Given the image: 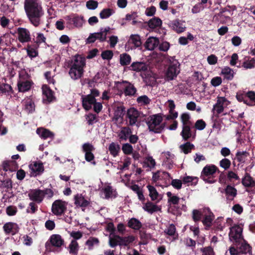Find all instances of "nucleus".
I'll return each mask as SVG.
<instances>
[{
    "mask_svg": "<svg viewBox=\"0 0 255 255\" xmlns=\"http://www.w3.org/2000/svg\"><path fill=\"white\" fill-rule=\"evenodd\" d=\"M116 84L121 85L126 84L127 85L124 87V94L126 96H134L136 94L137 90L134 85L127 81H123L122 82H118Z\"/></svg>",
    "mask_w": 255,
    "mask_h": 255,
    "instance_id": "nucleus-15",
    "label": "nucleus"
},
{
    "mask_svg": "<svg viewBox=\"0 0 255 255\" xmlns=\"http://www.w3.org/2000/svg\"><path fill=\"white\" fill-rule=\"evenodd\" d=\"M98 2L96 0H89L86 2V6L89 9L94 10L98 7Z\"/></svg>",
    "mask_w": 255,
    "mask_h": 255,
    "instance_id": "nucleus-64",
    "label": "nucleus"
},
{
    "mask_svg": "<svg viewBox=\"0 0 255 255\" xmlns=\"http://www.w3.org/2000/svg\"><path fill=\"white\" fill-rule=\"evenodd\" d=\"M68 19L73 22L74 25L76 27H80L84 22V17L75 14L72 17L68 16Z\"/></svg>",
    "mask_w": 255,
    "mask_h": 255,
    "instance_id": "nucleus-32",
    "label": "nucleus"
},
{
    "mask_svg": "<svg viewBox=\"0 0 255 255\" xmlns=\"http://www.w3.org/2000/svg\"><path fill=\"white\" fill-rule=\"evenodd\" d=\"M75 204L77 206H80L82 208L87 207L90 204V202L85 199L82 195L77 194L74 196Z\"/></svg>",
    "mask_w": 255,
    "mask_h": 255,
    "instance_id": "nucleus-26",
    "label": "nucleus"
},
{
    "mask_svg": "<svg viewBox=\"0 0 255 255\" xmlns=\"http://www.w3.org/2000/svg\"><path fill=\"white\" fill-rule=\"evenodd\" d=\"M137 102L144 105L149 104L151 101L150 99L146 95L140 96L137 98Z\"/></svg>",
    "mask_w": 255,
    "mask_h": 255,
    "instance_id": "nucleus-61",
    "label": "nucleus"
},
{
    "mask_svg": "<svg viewBox=\"0 0 255 255\" xmlns=\"http://www.w3.org/2000/svg\"><path fill=\"white\" fill-rule=\"evenodd\" d=\"M128 43L133 44L135 48L140 47L142 45L141 38L138 34L130 35Z\"/></svg>",
    "mask_w": 255,
    "mask_h": 255,
    "instance_id": "nucleus-29",
    "label": "nucleus"
},
{
    "mask_svg": "<svg viewBox=\"0 0 255 255\" xmlns=\"http://www.w3.org/2000/svg\"><path fill=\"white\" fill-rule=\"evenodd\" d=\"M131 70L135 72L146 71L147 70V65L143 62H134L131 65Z\"/></svg>",
    "mask_w": 255,
    "mask_h": 255,
    "instance_id": "nucleus-25",
    "label": "nucleus"
},
{
    "mask_svg": "<svg viewBox=\"0 0 255 255\" xmlns=\"http://www.w3.org/2000/svg\"><path fill=\"white\" fill-rule=\"evenodd\" d=\"M120 62L122 66H127L130 64L131 58V56L128 53H125L120 56Z\"/></svg>",
    "mask_w": 255,
    "mask_h": 255,
    "instance_id": "nucleus-44",
    "label": "nucleus"
},
{
    "mask_svg": "<svg viewBox=\"0 0 255 255\" xmlns=\"http://www.w3.org/2000/svg\"><path fill=\"white\" fill-rule=\"evenodd\" d=\"M221 74L228 80H231L234 78V71L229 67L224 68L222 70Z\"/></svg>",
    "mask_w": 255,
    "mask_h": 255,
    "instance_id": "nucleus-40",
    "label": "nucleus"
},
{
    "mask_svg": "<svg viewBox=\"0 0 255 255\" xmlns=\"http://www.w3.org/2000/svg\"><path fill=\"white\" fill-rule=\"evenodd\" d=\"M121 150L120 145L115 142H112L109 146V150L110 153L114 156H117Z\"/></svg>",
    "mask_w": 255,
    "mask_h": 255,
    "instance_id": "nucleus-41",
    "label": "nucleus"
},
{
    "mask_svg": "<svg viewBox=\"0 0 255 255\" xmlns=\"http://www.w3.org/2000/svg\"><path fill=\"white\" fill-rule=\"evenodd\" d=\"M198 180V177L190 176H186L184 177L182 179V181L184 184L192 183V185H196L197 183Z\"/></svg>",
    "mask_w": 255,
    "mask_h": 255,
    "instance_id": "nucleus-56",
    "label": "nucleus"
},
{
    "mask_svg": "<svg viewBox=\"0 0 255 255\" xmlns=\"http://www.w3.org/2000/svg\"><path fill=\"white\" fill-rule=\"evenodd\" d=\"M132 133L131 129L128 127H123L119 132L118 137L120 141H127L130 134Z\"/></svg>",
    "mask_w": 255,
    "mask_h": 255,
    "instance_id": "nucleus-20",
    "label": "nucleus"
},
{
    "mask_svg": "<svg viewBox=\"0 0 255 255\" xmlns=\"http://www.w3.org/2000/svg\"><path fill=\"white\" fill-rule=\"evenodd\" d=\"M25 108L29 113H32L35 110V105L34 102L31 100L26 101L25 104Z\"/></svg>",
    "mask_w": 255,
    "mask_h": 255,
    "instance_id": "nucleus-60",
    "label": "nucleus"
},
{
    "mask_svg": "<svg viewBox=\"0 0 255 255\" xmlns=\"http://www.w3.org/2000/svg\"><path fill=\"white\" fill-rule=\"evenodd\" d=\"M180 135L184 140L188 141L192 136L191 127L182 126V130Z\"/></svg>",
    "mask_w": 255,
    "mask_h": 255,
    "instance_id": "nucleus-36",
    "label": "nucleus"
},
{
    "mask_svg": "<svg viewBox=\"0 0 255 255\" xmlns=\"http://www.w3.org/2000/svg\"><path fill=\"white\" fill-rule=\"evenodd\" d=\"M85 117L87 124L89 126H92L94 123L97 122L96 120L97 117L96 114L90 113L86 115Z\"/></svg>",
    "mask_w": 255,
    "mask_h": 255,
    "instance_id": "nucleus-53",
    "label": "nucleus"
},
{
    "mask_svg": "<svg viewBox=\"0 0 255 255\" xmlns=\"http://www.w3.org/2000/svg\"><path fill=\"white\" fill-rule=\"evenodd\" d=\"M243 226L242 225H235L230 229L229 238L235 244L244 239L242 234Z\"/></svg>",
    "mask_w": 255,
    "mask_h": 255,
    "instance_id": "nucleus-7",
    "label": "nucleus"
},
{
    "mask_svg": "<svg viewBox=\"0 0 255 255\" xmlns=\"http://www.w3.org/2000/svg\"><path fill=\"white\" fill-rule=\"evenodd\" d=\"M204 218L202 223L206 227H210L214 219V215L209 208L203 209Z\"/></svg>",
    "mask_w": 255,
    "mask_h": 255,
    "instance_id": "nucleus-12",
    "label": "nucleus"
},
{
    "mask_svg": "<svg viewBox=\"0 0 255 255\" xmlns=\"http://www.w3.org/2000/svg\"><path fill=\"white\" fill-rule=\"evenodd\" d=\"M242 183L246 187H254L255 189V181L248 173H246Z\"/></svg>",
    "mask_w": 255,
    "mask_h": 255,
    "instance_id": "nucleus-27",
    "label": "nucleus"
},
{
    "mask_svg": "<svg viewBox=\"0 0 255 255\" xmlns=\"http://www.w3.org/2000/svg\"><path fill=\"white\" fill-rule=\"evenodd\" d=\"M33 84L32 81L23 79L19 74V79L17 82V88L20 92H25L29 91Z\"/></svg>",
    "mask_w": 255,
    "mask_h": 255,
    "instance_id": "nucleus-17",
    "label": "nucleus"
},
{
    "mask_svg": "<svg viewBox=\"0 0 255 255\" xmlns=\"http://www.w3.org/2000/svg\"><path fill=\"white\" fill-rule=\"evenodd\" d=\"M237 100L240 102H244L247 105L248 99L246 97V92L244 91H239L236 96Z\"/></svg>",
    "mask_w": 255,
    "mask_h": 255,
    "instance_id": "nucleus-49",
    "label": "nucleus"
},
{
    "mask_svg": "<svg viewBox=\"0 0 255 255\" xmlns=\"http://www.w3.org/2000/svg\"><path fill=\"white\" fill-rule=\"evenodd\" d=\"M249 155V153L246 151H238L236 153V156L238 161L241 163L245 162L246 158Z\"/></svg>",
    "mask_w": 255,
    "mask_h": 255,
    "instance_id": "nucleus-48",
    "label": "nucleus"
},
{
    "mask_svg": "<svg viewBox=\"0 0 255 255\" xmlns=\"http://www.w3.org/2000/svg\"><path fill=\"white\" fill-rule=\"evenodd\" d=\"M171 26L174 30L178 33L182 32L185 30V27L178 20L173 21L171 24Z\"/></svg>",
    "mask_w": 255,
    "mask_h": 255,
    "instance_id": "nucleus-39",
    "label": "nucleus"
},
{
    "mask_svg": "<svg viewBox=\"0 0 255 255\" xmlns=\"http://www.w3.org/2000/svg\"><path fill=\"white\" fill-rule=\"evenodd\" d=\"M128 226L134 230H139L142 227V224L138 219L132 218L128 221Z\"/></svg>",
    "mask_w": 255,
    "mask_h": 255,
    "instance_id": "nucleus-34",
    "label": "nucleus"
},
{
    "mask_svg": "<svg viewBox=\"0 0 255 255\" xmlns=\"http://www.w3.org/2000/svg\"><path fill=\"white\" fill-rule=\"evenodd\" d=\"M64 244V240L58 234L51 235L49 240L45 244L47 251L55 252L58 249L61 247Z\"/></svg>",
    "mask_w": 255,
    "mask_h": 255,
    "instance_id": "nucleus-4",
    "label": "nucleus"
},
{
    "mask_svg": "<svg viewBox=\"0 0 255 255\" xmlns=\"http://www.w3.org/2000/svg\"><path fill=\"white\" fill-rule=\"evenodd\" d=\"M67 210V203L61 200H55L52 205L51 211L56 216H61Z\"/></svg>",
    "mask_w": 255,
    "mask_h": 255,
    "instance_id": "nucleus-8",
    "label": "nucleus"
},
{
    "mask_svg": "<svg viewBox=\"0 0 255 255\" xmlns=\"http://www.w3.org/2000/svg\"><path fill=\"white\" fill-rule=\"evenodd\" d=\"M116 237L119 240V246L128 247L130 244L132 243L135 240L134 236L131 235L128 237H121L116 235Z\"/></svg>",
    "mask_w": 255,
    "mask_h": 255,
    "instance_id": "nucleus-23",
    "label": "nucleus"
},
{
    "mask_svg": "<svg viewBox=\"0 0 255 255\" xmlns=\"http://www.w3.org/2000/svg\"><path fill=\"white\" fill-rule=\"evenodd\" d=\"M34 202L29 203L28 207L26 209V212L31 214H35L38 211V206Z\"/></svg>",
    "mask_w": 255,
    "mask_h": 255,
    "instance_id": "nucleus-55",
    "label": "nucleus"
},
{
    "mask_svg": "<svg viewBox=\"0 0 255 255\" xmlns=\"http://www.w3.org/2000/svg\"><path fill=\"white\" fill-rule=\"evenodd\" d=\"M162 121L163 118L160 114L149 116L146 120V124L149 131L156 133V129Z\"/></svg>",
    "mask_w": 255,
    "mask_h": 255,
    "instance_id": "nucleus-6",
    "label": "nucleus"
},
{
    "mask_svg": "<svg viewBox=\"0 0 255 255\" xmlns=\"http://www.w3.org/2000/svg\"><path fill=\"white\" fill-rule=\"evenodd\" d=\"M179 148L184 154H187L190 153L192 150L195 149V146L193 144L187 141L180 145Z\"/></svg>",
    "mask_w": 255,
    "mask_h": 255,
    "instance_id": "nucleus-38",
    "label": "nucleus"
},
{
    "mask_svg": "<svg viewBox=\"0 0 255 255\" xmlns=\"http://www.w3.org/2000/svg\"><path fill=\"white\" fill-rule=\"evenodd\" d=\"M96 99L89 94L82 96V104L83 108L86 111H89L92 108V106L95 102Z\"/></svg>",
    "mask_w": 255,
    "mask_h": 255,
    "instance_id": "nucleus-19",
    "label": "nucleus"
},
{
    "mask_svg": "<svg viewBox=\"0 0 255 255\" xmlns=\"http://www.w3.org/2000/svg\"><path fill=\"white\" fill-rule=\"evenodd\" d=\"M225 192L226 196H227V199L230 200H233L237 194V189L230 185H228L226 186Z\"/></svg>",
    "mask_w": 255,
    "mask_h": 255,
    "instance_id": "nucleus-28",
    "label": "nucleus"
},
{
    "mask_svg": "<svg viewBox=\"0 0 255 255\" xmlns=\"http://www.w3.org/2000/svg\"><path fill=\"white\" fill-rule=\"evenodd\" d=\"M203 216V211L201 212L197 209H194L192 211V219L195 222L200 221Z\"/></svg>",
    "mask_w": 255,
    "mask_h": 255,
    "instance_id": "nucleus-54",
    "label": "nucleus"
},
{
    "mask_svg": "<svg viewBox=\"0 0 255 255\" xmlns=\"http://www.w3.org/2000/svg\"><path fill=\"white\" fill-rule=\"evenodd\" d=\"M43 94L45 96L46 100L49 102H52L54 98L53 91L47 85L42 86Z\"/></svg>",
    "mask_w": 255,
    "mask_h": 255,
    "instance_id": "nucleus-35",
    "label": "nucleus"
},
{
    "mask_svg": "<svg viewBox=\"0 0 255 255\" xmlns=\"http://www.w3.org/2000/svg\"><path fill=\"white\" fill-rule=\"evenodd\" d=\"M28 195L30 200L37 204L42 203L44 199L42 191L40 189H35L31 190Z\"/></svg>",
    "mask_w": 255,
    "mask_h": 255,
    "instance_id": "nucleus-13",
    "label": "nucleus"
},
{
    "mask_svg": "<svg viewBox=\"0 0 255 255\" xmlns=\"http://www.w3.org/2000/svg\"><path fill=\"white\" fill-rule=\"evenodd\" d=\"M82 150L85 153V158L87 161L91 162L94 159L95 156L92 151L95 150V147L92 144L85 143L82 145Z\"/></svg>",
    "mask_w": 255,
    "mask_h": 255,
    "instance_id": "nucleus-10",
    "label": "nucleus"
},
{
    "mask_svg": "<svg viewBox=\"0 0 255 255\" xmlns=\"http://www.w3.org/2000/svg\"><path fill=\"white\" fill-rule=\"evenodd\" d=\"M99 244V240L98 238L95 237H90L86 241V245L88 247L89 250H92L94 245H98Z\"/></svg>",
    "mask_w": 255,
    "mask_h": 255,
    "instance_id": "nucleus-50",
    "label": "nucleus"
},
{
    "mask_svg": "<svg viewBox=\"0 0 255 255\" xmlns=\"http://www.w3.org/2000/svg\"><path fill=\"white\" fill-rule=\"evenodd\" d=\"M140 116V113L134 108L128 109L127 113V117L129 119V125L134 126L137 122V119Z\"/></svg>",
    "mask_w": 255,
    "mask_h": 255,
    "instance_id": "nucleus-14",
    "label": "nucleus"
},
{
    "mask_svg": "<svg viewBox=\"0 0 255 255\" xmlns=\"http://www.w3.org/2000/svg\"><path fill=\"white\" fill-rule=\"evenodd\" d=\"M246 97L248 99L247 105L253 106L255 105V92L250 91L246 92Z\"/></svg>",
    "mask_w": 255,
    "mask_h": 255,
    "instance_id": "nucleus-45",
    "label": "nucleus"
},
{
    "mask_svg": "<svg viewBox=\"0 0 255 255\" xmlns=\"http://www.w3.org/2000/svg\"><path fill=\"white\" fill-rule=\"evenodd\" d=\"M130 189L137 194L138 198L142 202L145 201V198L143 195V192L141 188L137 184H133L130 186Z\"/></svg>",
    "mask_w": 255,
    "mask_h": 255,
    "instance_id": "nucleus-37",
    "label": "nucleus"
},
{
    "mask_svg": "<svg viewBox=\"0 0 255 255\" xmlns=\"http://www.w3.org/2000/svg\"><path fill=\"white\" fill-rule=\"evenodd\" d=\"M180 119L182 126L191 127L192 125V123L190 120L191 117L189 114L187 113L182 114L180 116Z\"/></svg>",
    "mask_w": 255,
    "mask_h": 255,
    "instance_id": "nucleus-43",
    "label": "nucleus"
},
{
    "mask_svg": "<svg viewBox=\"0 0 255 255\" xmlns=\"http://www.w3.org/2000/svg\"><path fill=\"white\" fill-rule=\"evenodd\" d=\"M69 253L73 255H77L79 250V246L77 242L75 240H72L69 245Z\"/></svg>",
    "mask_w": 255,
    "mask_h": 255,
    "instance_id": "nucleus-47",
    "label": "nucleus"
},
{
    "mask_svg": "<svg viewBox=\"0 0 255 255\" xmlns=\"http://www.w3.org/2000/svg\"><path fill=\"white\" fill-rule=\"evenodd\" d=\"M17 34L18 40L21 43L28 42L31 40L30 32L26 28L19 27Z\"/></svg>",
    "mask_w": 255,
    "mask_h": 255,
    "instance_id": "nucleus-18",
    "label": "nucleus"
},
{
    "mask_svg": "<svg viewBox=\"0 0 255 255\" xmlns=\"http://www.w3.org/2000/svg\"><path fill=\"white\" fill-rule=\"evenodd\" d=\"M12 90L10 85L0 82V94H9Z\"/></svg>",
    "mask_w": 255,
    "mask_h": 255,
    "instance_id": "nucleus-52",
    "label": "nucleus"
},
{
    "mask_svg": "<svg viewBox=\"0 0 255 255\" xmlns=\"http://www.w3.org/2000/svg\"><path fill=\"white\" fill-rule=\"evenodd\" d=\"M123 152L126 155H129L132 152L133 147L128 143H124L122 147Z\"/></svg>",
    "mask_w": 255,
    "mask_h": 255,
    "instance_id": "nucleus-58",
    "label": "nucleus"
},
{
    "mask_svg": "<svg viewBox=\"0 0 255 255\" xmlns=\"http://www.w3.org/2000/svg\"><path fill=\"white\" fill-rule=\"evenodd\" d=\"M3 230L6 235L13 236L18 233L19 228L16 223L10 222L4 224Z\"/></svg>",
    "mask_w": 255,
    "mask_h": 255,
    "instance_id": "nucleus-11",
    "label": "nucleus"
},
{
    "mask_svg": "<svg viewBox=\"0 0 255 255\" xmlns=\"http://www.w3.org/2000/svg\"><path fill=\"white\" fill-rule=\"evenodd\" d=\"M219 164L220 166L225 170H227L230 167L231 162L228 158H225L220 161Z\"/></svg>",
    "mask_w": 255,
    "mask_h": 255,
    "instance_id": "nucleus-62",
    "label": "nucleus"
},
{
    "mask_svg": "<svg viewBox=\"0 0 255 255\" xmlns=\"http://www.w3.org/2000/svg\"><path fill=\"white\" fill-rule=\"evenodd\" d=\"M143 209L150 214L160 211L161 208L150 201L147 202L143 207Z\"/></svg>",
    "mask_w": 255,
    "mask_h": 255,
    "instance_id": "nucleus-31",
    "label": "nucleus"
},
{
    "mask_svg": "<svg viewBox=\"0 0 255 255\" xmlns=\"http://www.w3.org/2000/svg\"><path fill=\"white\" fill-rule=\"evenodd\" d=\"M36 132L41 138L44 139L47 138H53L54 136V133L49 129L42 128H37Z\"/></svg>",
    "mask_w": 255,
    "mask_h": 255,
    "instance_id": "nucleus-24",
    "label": "nucleus"
},
{
    "mask_svg": "<svg viewBox=\"0 0 255 255\" xmlns=\"http://www.w3.org/2000/svg\"><path fill=\"white\" fill-rule=\"evenodd\" d=\"M162 23L161 19L157 17H154L147 22L148 27L151 29L159 28Z\"/></svg>",
    "mask_w": 255,
    "mask_h": 255,
    "instance_id": "nucleus-33",
    "label": "nucleus"
},
{
    "mask_svg": "<svg viewBox=\"0 0 255 255\" xmlns=\"http://www.w3.org/2000/svg\"><path fill=\"white\" fill-rule=\"evenodd\" d=\"M126 108L123 104H120L116 107L112 121L117 123L120 119L121 122L124 120V117L126 114Z\"/></svg>",
    "mask_w": 255,
    "mask_h": 255,
    "instance_id": "nucleus-9",
    "label": "nucleus"
},
{
    "mask_svg": "<svg viewBox=\"0 0 255 255\" xmlns=\"http://www.w3.org/2000/svg\"><path fill=\"white\" fill-rule=\"evenodd\" d=\"M159 44L158 38L154 37H150L146 40L144 43L145 49L149 50H153Z\"/></svg>",
    "mask_w": 255,
    "mask_h": 255,
    "instance_id": "nucleus-22",
    "label": "nucleus"
},
{
    "mask_svg": "<svg viewBox=\"0 0 255 255\" xmlns=\"http://www.w3.org/2000/svg\"><path fill=\"white\" fill-rule=\"evenodd\" d=\"M180 64L176 59L170 61V64L165 73V78L166 81L174 80L180 72Z\"/></svg>",
    "mask_w": 255,
    "mask_h": 255,
    "instance_id": "nucleus-5",
    "label": "nucleus"
},
{
    "mask_svg": "<svg viewBox=\"0 0 255 255\" xmlns=\"http://www.w3.org/2000/svg\"><path fill=\"white\" fill-rule=\"evenodd\" d=\"M202 255H215L213 248L211 246L206 247L201 249Z\"/></svg>",
    "mask_w": 255,
    "mask_h": 255,
    "instance_id": "nucleus-59",
    "label": "nucleus"
},
{
    "mask_svg": "<svg viewBox=\"0 0 255 255\" xmlns=\"http://www.w3.org/2000/svg\"><path fill=\"white\" fill-rule=\"evenodd\" d=\"M222 219V217L218 218L213 224V229L215 231H223L224 226H223L221 222Z\"/></svg>",
    "mask_w": 255,
    "mask_h": 255,
    "instance_id": "nucleus-57",
    "label": "nucleus"
},
{
    "mask_svg": "<svg viewBox=\"0 0 255 255\" xmlns=\"http://www.w3.org/2000/svg\"><path fill=\"white\" fill-rule=\"evenodd\" d=\"M85 62V58L78 54L75 55L73 59L68 61V67H70L69 74L72 79L76 80L83 77Z\"/></svg>",
    "mask_w": 255,
    "mask_h": 255,
    "instance_id": "nucleus-2",
    "label": "nucleus"
},
{
    "mask_svg": "<svg viewBox=\"0 0 255 255\" xmlns=\"http://www.w3.org/2000/svg\"><path fill=\"white\" fill-rule=\"evenodd\" d=\"M159 180L163 181L165 184H167L169 182L170 179L172 178L169 173L166 171H160L159 173Z\"/></svg>",
    "mask_w": 255,
    "mask_h": 255,
    "instance_id": "nucleus-51",
    "label": "nucleus"
},
{
    "mask_svg": "<svg viewBox=\"0 0 255 255\" xmlns=\"http://www.w3.org/2000/svg\"><path fill=\"white\" fill-rule=\"evenodd\" d=\"M235 245L239 249L240 253L245 254H249L250 255H252V247L245 239L235 244Z\"/></svg>",
    "mask_w": 255,
    "mask_h": 255,
    "instance_id": "nucleus-16",
    "label": "nucleus"
},
{
    "mask_svg": "<svg viewBox=\"0 0 255 255\" xmlns=\"http://www.w3.org/2000/svg\"><path fill=\"white\" fill-rule=\"evenodd\" d=\"M29 168L31 170L34 176L40 175L44 171V166L41 162H34L33 164L29 165Z\"/></svg>",
    "mask_w": 255,
    "mask_h": 255,
    "instance_id": "nucleus-21",
    "label": "nucleus"
},
{
    "mask_svg": "<svg viewBox=\"0 0 255 255\" xmlns=\"http://www.w3.org/2000/svg\"><path fill=\"white\" fill-rule=\"evenodd\" d=\"M38 46L39 45H36V44L34 45L28 44L27 45L26 48L27 54L31 59L38 55V51L37 50Z\"/></svg>",
    "mask_w": 255,
    "mask_h": 255,
    "instance_id": "nucleus-30",
    "label": "nucleus"
},
{
    "mask_svg": "<svg viewBox=\"0 0 255 255\" xmlns=\"http://www.w3.org/2000/svg\"><path fill=\"white\" fill-rule=\"evenodd\" d=\"M24 8L29 22L35 27L43 23L44 11L37 0H25Z\"/></svg>",
    "mask_w": 255,
    "mask_h": 255,
    "instance_id": "nucleus-1",
    "label": "nucleus"
},
{
    "mask_svg": "<svg viewBox=\"0 0 255 255\" xmlns=\"http://www.w3.org/2000/svg\"><path fill=\"white\" fill-rule=\"evenodd\" d=\"M218 172H220L219 168L214 164H207L203 168L200 175V178L205 183L213 184L217 182L215 174Z\"/></svg>",
    "mask_w": 255,
    "mask_h": 255,
    "instance_id": "nucleus-3",
    "label": "nucleus"
},
{
    "mask_svg": "<svg viewBox=\"0 0 255 255\" xmlns=\"http://www.w3.org/2000/svg\"><path fill=\"white\" fill-rule=\"evenodd\" d=\"M114 54L112 50H107L103 51L101 57L104 60H111L113 57Z\"/></svg>",
    "mask_w": 255,
    "mask_h": 255,
    "instance_id": "nucleus-63",
    "label": "nucleus"
},
{
    "mask_svg": "<svg viewBox=\"0 0 255 255\" xmlns=\"http://www.w3.org/2000/svg\"><path fill=\"white\" fill-rule=\"evenodd\" d=\"M147 188L149 191V196L151 198V201H155L158 199L159 193L157 191L156 188L150 185H148Z\"/></svg>",
    "mask_w": 255,
    "mask_h": 255,
    "instance_id": "nucleus-46",
    "label": "nucleus"
},
{
    "mask_svg": "<svg viewBox=\"0 0 255 255\" xmlns=\"http://www.w3.org/2000/svg\"><path fill=\"white\" fill-rule=\"evenodd\" d=\"M115 12L113 8H104L100 12L99 16L101 19H106L110 17Z\"/></svg>",
    "mask_w": 255,
    "mask_h": 255,
    "instance_id": "nucleus-42",
    "label": "nucleus"
}]
</instances>
